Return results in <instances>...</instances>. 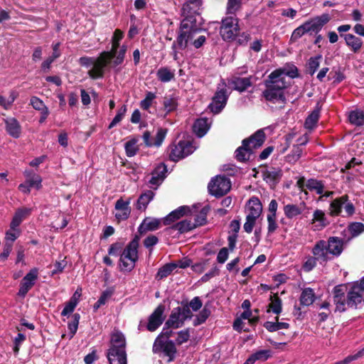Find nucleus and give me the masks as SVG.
Returning <instances> with one entry per match:
<instances>
[{"instance_id":"nucleus-44","label":"nucleus","mask_w":364,"mask_h":364,"mask_svg":"<svg viewBox=\"0 0 364 364\" xmlns=\"http://www.w3.org/2000/svg\"><path fill=\"white\" fill-rule=\"evenodd\" d=\"M124 249V242H114L109 246L108 249V255L114 257H121Z\"/></svg>"},{"instance_id":"nucleus-55","label":"nucleus","mask_w":364,"mask_h":364,"mask_svg":"<svg viewBox=\"0 0 364 364\" xmlns=\"http://www.w3.org/2000/svg\"><path fill=\"white\" fill-rule=\"evenodd\" d=\"M126 51H127V46L123 45L122 46H121L119 50L117 52V55L114 57L115 59L112 62L113 65L114 67L119 65L123 63V61L124 60Z\"/></svg>"},{"instance_id":"nucleus-60","label":"nucleus","mask_w":364,"mask_h":364,"mask_svg":"<svg viewBox=\"0 0 364 364\" xmlns=\"http://www.w3.org/2000/svg\"><path fill=\"white\" fill-rule=\"evenodd\" d=\"M190 338V332L188 329L182 330L177 333L176 342L178 345H181L188 341Z\"/></svg>"},{"instance_id":"nucleus-30","label":"nucleus","mask_w":364,"mask_h":364,"mask_svg":"<svg viewBox=\"0 0 364 364\" xmlns=\"http://www.w3.org/2000/svg\"><path fill=\"white\" fill-rule=\"evenodd\" d=\"M190 212V208L188 206H181L178 208L173 210L166 217L164 218V223L168 225L173 222L175 220L180 218L183 215Z\"/></svg>"},{"instance_id":"nucleus-37","label":"nucleus","mask_w":364,"mask_h":364,"mask_svg":"<svg viewBox=\"0 0 364 364\" xmlns=\"http://www.w3.org/2000/svg\"><path fill=\"white\" fill-rule=\"evenodd\" d=\"M278 317H276V321H267L264 323V328L270 331L274 332L281 329H287L289 328V324L286 322H279Z\"/></svg>"},{"instance_id":"nucleus-58","label":"nucleus","mask_w":364,"mask_h":364,"mask_svg":"<svg viewBox=\"0 0 364 364\" xmlns=\"http://www.w3.org/2000/svg\"><path fill=\"white\" fill-rule=\"evenodd\" d=\"M321 58V55L316 56L314 58H311L309 61V73L312 75L315 73L320 65V59Z\"/></svg>"},{"instance_id":"nucleus-16","label":"nucleus","mask_w":364,"mask_h":364,"mask_svg":"<svg viewBox=\"0 0 364 364\" xmlns=\"http://www.w3.org/2000/svg\"><path fill=\"white\" fill-rule=\"evenodd\" d=\"M228 100L226 90L224 88L217 91L209 105L210 111L215 114L219 113L225 106Z\"/></svg>"},{"instance_id":"nucleus-12","label":"nucleus","mask_w":364,"mask_h":364,"mask_svg":"<svg viewBox=\"0 0 364 364\" xmlns=\"http://www.w3.org/2000/svg\"><path fill=\"white\" fill-rule=\"evenodd\" d=\"M348 287L346 285H338L333 289V301L336 305V311L343 312L347 306V296H345Z\"/></svg>"},{"instance_id":"nucleus-47","label":"nucleus","mask_w":364,"mask_h":364,"mask_svg":"<svg viewBox=\"0 0 364 364\" xmlns=\"http://www.w3.org/2000/svg\"><path fill=\"white\" fill-rule=\"evenodd\" d=\"M210 314V311L206 307H204L198 315H196V318L193 321V325L197 326L203 323H204L208 316Z\"/></svg>"},{"instance_id":"nucleus-22","label":"nucleus","mask_w":364,"mask_h":364,"mask_svg":"<svg viewBox=\"0 0 364 364\" xmlns=\"http://www.w3.org/2000/svg\"><path fill=\"white\" fill-rule=\"evenodd\" d=\"M331 257L338 256L343 250V240L337 237H331L326 241Z\"/></svg>"},{"instance_id":"nucleus-5","label":"nucleus","mask_w":364,"mask_h":364,"mask_svg":"<svg viewBox=\"0 0 364 364\" xmlns=\"http://www.w3.org/2000/svg\"><path fill=\"white\" fill-rule=\"evenodd\" d=\"M114 58L107 51L102 52L95 59L92 68L88 70L87 74L92 80L102 78L105 75V68L109 65Z\"/></svg>"},{"instance_id":"nucleus-31","label":"nucleus","mask_w":364,"mask_h":364,"mask_svg":"<svg viewBox=\"0 0 364 364\" xmlns=\"http://www.w3.org/2000/svg\"><path fill=\"white\" fill-rule=\"evenodd\" d=\"M161 350L168 358L167 362L173 360L176 354V348L172 341H168L163 343H161Z\"/></svg>"},{"instance_id":"nucleus-42","label":"nucleus","mask_w":364,"mask_h":364,"mask_svg":"<svg viewBox=\"0 0 364 364\" xmlns=\"http://www.w3.org/2000/svg\"><path fill=\"white\" fill-rule=\"evenodd\" d=\"M349 120L350 123L357 126H360L364 124V112L360 110H354L349 114Z\"/></svg>"},{"instance_id":"nucleus-17","label":"nucleus","mask_w":364,"mask_h":364,"mask_svg":"<svg viewBox=\"0 0 364 364\" xmlns=\"http://www.w3.org/2000/svg\"><path fill=\"white\" fill-rule=\"evenodd\" d=\"M159 228V218H153L151 217H146L139 226L138 227L137 234L134 236H139V238L148 232H152Z\"/></svg>"},{"instance_id":"nucleus-40","label":"nucleus","mask_w":364,"mask_h":364,"mask_svg":"<svg viewBox=\"0 0 364 364\" xmlns=\"http://www.w3.org/2000/svg\"><path fill=\"white\" fill-rule=\"evenodd\" d=\"M306 188L311 191H314L318 195H321L323 193L324 186L321 181L316 179H309L306 183Z\"/></svg>"},{"instance_id":"nucleus-64","label":"nucleus","mask_w":364,"mask_h":364,"mask_svg":"<svg viewBox=\"0 0 364 364\" xmlns=\"http://www.w3.org/2000/svg\"><path fill=\"white\" fill-rule=\"evenodd\" d=\"M31 213V209L28 208H18L14 214V216L23 221L27 218Z\"/></svg>"},{"instance_id":"nucleus-4","label":"nucleus","mask_w":364,"mask_h":364,"mask_svg":"<svg viewBox=\"0 0 364 364\" xmlns=\"http://www.w3.org/2000/svg\"><path fill=\"white\" fill-rule=\"evenodd\" d=\"M139 238L134 236V238L124 247L119 257V267L121 272H131L135 267V263L139 259L138 248Z\"/></svg>"},{"instance_id":"nucleus-43","label":"nucleus","mask_w":364,"mask_h":364,"mask_svg":"<svg viewBox=\"0 0 364 364\" xmlns=\"http://www.w3.org/2000/svg\"><path fill=\"white\" fill-rule=\"evenodd\" d=\"M271 302L269 304L268 311H272L275 314H279L282 312V300L277 296L274 295L270 298Z\"/></svg>"},{"instance_id":"nucleus-25","label":"nucleus","mask_w":364,"mask_h":364,"mask_svg":"<svg viewBox=\"0 0 364 364\" xmlns=\"http://www.w3.org/2000/svg\"><path fill=\"white\" fill-rule=\"evenodd\" d=\"M341 36L344 38L346 45L350 48L351 50L354 53L360 50L363 45V41L360 38L350 33L341 34Z\"/></svg>"},{"instance_id":"nucleus-18","label":"nucleus","mask_w":364,"mask_h":364,"mask_svg":"<svg viewBox=\"0 0 364 364\" xmlns=\"http://www.w3.org/2000/svg\"><path fill=\"white\" fill-rule=\"evenodd\" d=\"M131 198L124 200L122 198H119L114 205V208L117 210L115 213V218L119 220H126L131 214V207L129 206Z\"/></svg>"},{"instance_id":"nucleus-59","label":"nucleus","mask_w":364,"mask_h":364,"mask_svg":"<svg viewBox=\"0 0 364 364\" xmlns=\"http://www.w3.org/2000/svg\"><path fill=\"white\" fill-rule=\"evenodd\" d=\"M30 105L33 107V109L38 111H41L47 107L43 101L36 96L31 97Z\"/></svg>"},{"instance_id":"nucleus-41","label":"nucleus","mask_w":364,"mask_h":364,"mask_svg":"<svg viewBox=\"0 0 364 364\" xmlns=\"http://www.w3.org/2000/svg\"><path fill=\"white\" fill-rule=\"evenodd\" d=\"M314 293L311 289H305L301 294V304L304 306H309L314 301Z\"/></svg>"},{"instance_id":"nucleus-56","label":"nucleus","mask_w":364,"mask_h":364,"mask_svg":"<svg viewBox=\"0 0 364 364\" xmlns=\"http://www.w3.org/2000/svg\"><path fill=\"white\" fill-rule=\"evenodd\" d=\"M255 361H265L271 355V351L269 350H260L256 353L252 354Z\"/></svg>"},{"instance_id":"nucleus-29","label":"nucleus","mask_w":364,"mask_h":364,"mask_svg":"<svg viewBox=\"0 0 364 364\" xmlns=\"http://www.w3.org/2000/svg\"><path fill=\"white\" fill-rule=\"evenodd\" d=\"M154 196L155 193L151 190L141 193L136 203V209L144 211L149 202L154 198Z\"/></svg>"},{"instance_id":"nucleus-13","label":"nucleus","mask_w":364,"mask_h":364,"mask_svg":"<svg viewBox=\"0 0 364 364\" xmlns=\"http://www.w3.org/2000/svg\"><path fill=\"white\" fill-rule=\"evenodd\" d=\"M127 341L123 333L118 328H114L110 334L109 346L107 350H126Z\"/></svg>"},{"instance_id":"nucleus-3","label":"nucleus","mask_w":364,"mask_h":364,"mask_svg":"<svg viewBox=\"0 0 364 364\" xmlns=\"http://www.w3.org/2000/svg\"><path fill=\"white\" fill-rule=\"evenodd\" d=\"M329 21L330 16L328 14H323L321 16L312 18L294 29L291 34V39L292 41H296L304 34H316Z\"/></svg>"},{"instance_id":"nucleus-35","label":"nucleus","mask_w":364,"mask_h":364,"mask_svg":"<svg viewBox=\"0 0 364 364\" xmlns=\"http://www.w3.org/2000/svg\"><path fill=\"white\" fill-rule=\"evenodd\" d=\"M247 140L242 141V146L237 148L235 151V156L240 161H245L250 159L252 151L250 150V147L247 146Z\"/></svg>"},{"instance_id":"nucleus-45","label":"nucleus","mask_w":364,"mask_h":364,"mask_svg":"<svg viewBox=\"0 0 364 364\" xmlns=\"http://www.w3.org/2000/svg\"><path fill=\"white\" fill-rule=\"evenodd\" d=\"M127 108L126 105H123L118 110L117 113L112 119V121L109 123L108 126V129H112L114 127H115L119 122H120L124 117L125 116V114L127 112Z\"/></svg>"},{"instance_id":"nucleus-48","label":"nucleus","mask_w":364,"mask_h":364,"mask_svg":"<svg viewBox=\"0 0 364 364\" xmlns=\"http://www.w3.org/2000/svg\"><path fill=\"white\" fill-rule=\"evenodd\" d=\"M26 182L31 188L35 186L37 189H40L41 188L42 178L39 175L32 173L31 175L28 176V178Z\"/></svg>"},{"instance_id":"nucleus-57","label":"nucleus","mask_w":364,"mask_h":364,"mask_svg":"<svg viewBox=\"0 0 364 364\" xmlns=\"http://www.w3.org/2000/svg\"><path fill=\"white\" fill-rule=\"evenodd\" d=\"M348 229L350 234L355 237L364 232V224L353 223L349 225Z\"/></svg>"},{"instance_id":"nucleus-26","label":"nucleus","mask_w":364,"mask_h":364,"mask_svg":"<svg viewBox=\"0 0 364 364\" xmlns=\"http://www.w3.org/2000/svg\"><path fill=\"white\" fill-rule=\"evenodd\" d=\"M7 133L14 138H18L21 134V126L15 118H10L5 121Z\"/></svg>"},{"instance_id":"nucleus-19","label":"nucleus","mask_w":364,"mask_h":364,"mask_svg":"<svg viewBox=\"0 0 364 364\" xmlns=\"http://www.w3.org/2000/svg\"><path fill=\"white\" fill-rule=\"evenodd\" d=\"M309 224L311 225V228L314 231L323 230L328 224L325 213L319 209L314 210Z\"/></svg>"},{"instance_id":"nucleus-62","label":"nucleus","mask_w":364,"mask_h":364,"mask_svg":"<svg viewBox=\"0 0 364 364\" xmlns=\"http://www.w3.org/2000/svg\"><path fill=\"white\" fill-rule=\"evenodd\" d=\"M154 98H155V95L151 92H149L146 94V97L143 100L141 101V103H140L141 108L144 110L148 109L150 107L152 100Z\"/></svg>"},{"instance_id":"nucleus-24","label":"nucleus","mask_w":364,"mask_h":364,"mask_svg":"<svg viewBox=\"0 0 364 364\" xmlns=\"http://www.w3.org/2000/svg\"><path fill=\"white\" fill-rule=\"evenodd\" d=\"M265 139L264 133L262 130H258L250 138L247 139V146L252 152L254 149L260 147Z\"/></svg>"},{"instance_id":"nucleus-49","label":"nucleus","mask_w":364,"mask_h":364,"mask_svg":"<svg viewBox=\"0 0 364 364\" xmlns=\"http://www.w3.org/2000/svg\"><path fill=\"white\" fill-rule=\"evenodd\" d=\"M302 149L299 146H296L292 149L291 153L286 156L287 161L289 163L294 164L300 159Z\"/></svg>"},{"instance_id":"nucleus-28","label":"nucleus","mask_w":364,"mask_h":364,"mask_svg":"<svg viewBox=\"0 0 364 364\" xmlns=\"http://www.w3.org/2000/svg\"><path fill=\"white\" fill-rule=\"evenodd\" d=\"M282 176V171L274 168H265L262 171L263 179L269 184H274Z\"/></svg>"},{"instance_id":"nucleus-36","label":"nucleus","mask_w":364,"mask_h":364,"mask_svg":"<svg viewBox=\"0 0 364 364\" xmlns=\"http://www.w3.org/2000/svg\"><path fill=\"white\" fill-rule=\"evenodd\" d=\"M320 116L319 108L315 109L306 119L305 128L309 130L313 129L317 124Z\"/></svg>"},{"instance_id":"nucleus-61","label":"nucleus","mask_w":364,"mask_h":364,"mask_svg":"<svg viewBox=\"0 0 364 364\" xmlns=\"http://www.w3.org/2000/svg\"><path fill=\"white\" fill-rule=\"evenodd\" d=\"M164 105V108L166 110V112H169L174 110L175 108L176 107V97L171 96V97H165Z\"/></svg>"},{"instance_id":"nucleus-51","label":"nucleus","mask_w":364,"mask_h":364,"mask_svg":"<svg viewBox=\"0 0 364 364\" xmlns=\"http://www.w3.org/2000/svg\"><path fill=\"white\" fill-rule=\"evenodd\" d=\"M208 210H209L208 207H204L200 210L199 214L195 218L194 222H193V224L196 225V228H197L198 226L203 225V224L205 223L206 216H207V213H208Z\"/></svg>"},{"instance_id":"nucleus-46","label":"nucleus","mask_w":364,"mask_h":364,"mask_svg":"<svg viewBox=\"0 0 364 364\" xmlns=\"http://www.w3.org/2000/svg\"><path fill=\"white\" fill-rule=\"evenodd\" d=\"M77 305V298L71 296L70 300L65 304L64 309L61 312L62 316H67L74 311L75 307Z\"/></svg>"},{"instance_id":"nucleus-34","label":"nucleus","mask_w":364,"mask_h":364,"mask_svg":"<svg viewBox=\"0 0 364 364\" xmlns=\"http://www.w3.org/2000/svg\"><path fill=\"white\" fill-rule=\"evenodd\" d=\"M159 327V306H158L154 312L149 317V321L146 325L148 331L152 332L156 331Z\"/></svg>"},{"instance_id":"nucleus-52","label":"nucleus","mask_w":364,"mask_h":364,"mask_svg":"<svg viewBox=\"0 0 364 364\" xmlns=\"http://www.w3.org/2000/svg\"><path fill=\"white\" fill-rule=\"evenodd\" d=\"M80 318V315L79 314H74L73 315V320L68 323V327L72 336H73L77 331Z\"/></svg>"},{"instance_id":"nucleus-11","label":"nucleus","mask_w":364,"mask_h":364,"mask_svg":"<svg viewBox=\"0 0 364 364\" xmlns=\"http://www.w3.org/2000/svg\"><path fill=\"white\" fill-rule=\"evenodd\" d=\"M38 279V269L33 268L21 279L20 282L18 295L24 298L28 291L34 286L36 280Z\"/></svg>"},{"instance_id":"nucleus-1","label":"nucleus","mask_w":364,"mask_h":364,"mask_svg":"<svg viewBox=\"0 0 364 364\" xmlns=\"http://www.w3.org/2000/svg\"><path fill=\"white\" fill-rule=\"evenodd\" d=\"M182 7V15L184 16L181 21L179 35L177 38V45L180 49H184L189 45L196 48H200L205 41V36L198 33L201 30L200 23H198L199 15L196 8L200 0H186Z\"/></svg>"},{"instance_id":"nucleus-21","label":"nucleus","mask_w":364,"mask_h":364,"mask_svg":"<svg viewBox=\"0 0 364 364\" xmlns=\"http://www.w3.org/2000/svg\"><path fill=\"white\" fill-rule=\"evenodd\" d=\"M106 357L109 364H127L126 350H107Z\"/></svg>"},{"instance_id":"nucleus-32","label":"nucleus","mask_w":364,"mask_h":364,"mask_svg":"<svg viewBox=\"0 0 364 364\" xmlns=\"http://www.w3.org/2000/svg\"><path fill=\"white\" fill-rule=\"evenodd\" d=\"M230 83L234 89L240 92L244 91L251 85V82L248 77H234L231 79Z\"/></svg>"},{"instance_id":"nucleus-9","label":"nucleus","mask_w":364,"mask_h":364,"mask_svg":"<svg viewBox=\"0 0 364 364\" xmlns=\"http://www.w3.org/2000/svg\"><path fill=\"white\" fill-rule=\"evenodd\" d=\"M344 209L346 215H350L354 213V206L352 203L348 201V196H343L333 200L330 205V210L332 215H338Z\"/></svg>"},{"instance_id":"nucleus-7","label":"nucleus","mask_w":364,"mask_h":364,"mask_svg":"<svg viewBox=\"0 0 364 364\" xmlns=\"http://www.w3.org/2000/svg\"><path fill=\"white\" fill-rule=\"evenodd\" d=\"M231 188V183L228 178L218 176L213 178L208 184V190L211 195L219 197L226 194Z\"/></svg>"},{"instance_id":"nucleus-10","label":"nucleus","mask_w":364,"mask_h":364,"mask_svg":"<svg viewBox=\"0 0 364 364\" xmlns=\"http://www.w3.org/2000/svg\"><path fill=\"white\" fill-rule=\"evenodd\" d=\"M183 323L181 314H180V309L172 311L161 332V337L162 336L169 337L171 335V331H169V328H178L183 325Z\"/></svg>"},{"instance_id":"nucleus-6","label":"nucleus","mask_w":364,"mask_h":364,"mask_svg":"<svg viewBox=\"0 0 364 364\" xmlns=\"http://www.w3.org/2000/svg\"><path fill=\"white\" fill-rule=\"evenodd\" d=\"M196 150L190 139L181 140L178 144L171 149L169 157L176 161L191 154Z\"/></svg>"},{"instance_id":"nucleus-39","label":"nucleus","mask_w":364,"mask_h":364,"mask_svg":"<svg viewBox=\"0 0 364 364\" xmlns=\"http://www.w3.org/2000/svg\"><path fill=\"white\" fill-rule=\"evenodd\" d=\"M172 228L178 230L179 233H184L196 228V225L191 220H184L173 225Z\"/></svg>"},{"instance_id":"nucleus-53","label":"nucleus","mask_w":364,"mask_h":364,"mask_svg":"<svg viewBox=\"0 0 364 364\" xmlns=\"http://www.w3.org/2000/svg\"><path fill=\"white\" fill-rule=\"evenodd\" d=\"M26 339V335L18 333L17 336L14 340L13 351L16 355L19 353L20 348L23 342Z\"/></svg>"},{"instance_id":"nucleus-15","label":"nucleus","mask_w":364,"mask_h":364,"mask_svg":"<svg viewBox=\"0 0 364 364\" xmlns=\"http://www.w3.org/2000/svg\"><path fill=\"white\" fill-rule=\"evenodd\" d=\"M347 306L350 308H358L364 303L363 294L358 290L357 286L352 284L347 289Z\"/></svg>"},{"instance_id":"nucleus-33","label":"nucleus","mask_w":364,"mask_h":364,"mask_svg":"<svg viewBox=\"0 0 364 364\" xmlns=\"http://www.w3.org/2000/svg\"><path fill=\"white\" fill-rule=\"evenodd\" d=\"M123 36H124V34L121 30L116 29L114 31L112 38L111 50L107 51V53H109V55L114 58L117 55V50L119 48V41L122 39Z\"/></svg>"},{"instance_id":"nucleus-50","label":"nucleus","mask_w":364,"mask_h":364,"mask_svg":"<svg viewBox=\"0 0 364 364\" xmlns=\"http://www.w3.org/2000/svg\"><path fill=\"white\" fill-rule=\"evenodd\" d=\"M151 134L149 131H146L143 134V139L144 141L147 146H151L153 144H155L156 146H159V128L156 129L154 142L152 143L150 141Z\"/></svg>"},{"instance_id":"nucleus-14","label":"nucleus","mask_w":364,"mask_h":364,"mask_svg":"<svg viewBox=\"0 0 364 364\" xmlns=\"http://www.w3.org/2000/svg\"><path fill=\"white\" fill-rule=\"evenodd\" d=\"M311 252L320 263L326 262L332 259L327 242L325 240L316 242L312 248Z\"/></svg>"},{"instance_id":"nucleus-54","label":"nucleus","mask_w":364,"mask_h":364,"mask_svg":"<svg viewBox=\"0 0 364 364\" xmlns=\"http://www.w3.org/2000/svg\"><path fill=\"white\" fill-rule=\"evenodd\" d=\"M159 168V166H156L151 173L152 176L151 178L149 180L150 188H154V190H156L159 186V172L158 171Z\"/></svg>"},{"instance_id":"nucleus-8","label":"nucleus","mask_w":364,"mask_h":364,"mask_svg":"<svg viewBox=\"0 0 364 364\" xmlns=\"http://www.w3.org/2000/svg\"><path fill=\"white\" fill-rule=\"evenodd\" d=\"M237 23V19L233 16L223 20L220 33L224 40H232L237 36L239 31Z\"/></svg>"},{"instance_id":"nucleus-23","label":"nucleus","mask_w":364,"mask_h":364,"mask_svg":"<svg viewBox=\"0 0 364 364\" xmlns=\"http://www.w3.org/2000/svg\"><path fill=\"white\" fill-rule=\"evenodd\" d=\"M306 208L304 203L299 205L287 204L284 207V213L285 216L289 219H293L301 215Z\"/></svg>"},{"instance_id":"nucleus-2","label":"nucleus","mask_w":364,"mask_h":364,"mask_svg":"<svg viewBox=\"0 0 364 364\" xmlns=\"http://www.w3.org/2000/svg\"><path fill=\"white\" fill-rule=\"evenodd\" d=\"M267 89L263 92L264 98L272 103H284L285 97L283 90L287 87L284 80V73L281 70H274L269 75L266 82Z\"/></svg>"},{"instance_id":"nucleus-20","label":"nucleus","mask_w":364,"mask_h":364,"mask_svg":"<svg viewBox=\"0 0 364 364\" xmlns=\"http://www.w3.org/2000/svg\"><path fill=\"white\" fill-rule=\"evenodd\" d=\"M247 216L257 219L262 211V206L260 200L256 198H251L246 206Z\"/></svg>"},{"instance_id":"nucleus-27","label":"nucleus","mask_w":364,"mask_h":364,"mask_svg":"<svg viewBox=\"0 0 364 364\" xmlns=\"http://www.w3.org/2000/svg\"><path fill=\"white\" fill-rule=\"evenodd\" d=\"M210 124L208 122L207 119L201 118L195 122L193 126V129L194 133L198 137H203L210 129Z\"/></svg>"},{"instance_id":"nucleus-38","label":"nucleus","mask_w":364,"mask_h":364,"mask_svg":"<svg viewBox=\"0 0 364 364\" xmlns=\"http://www.w3.org/2000/svg\"><path fill=\"white\" fill-rule=\"evenodd\" d=\"M138 142L137 138H132L128 141H127L124 144V149L126 152V155L128 157H132L135 156L139 151V147L136 145Z\"/></svg>"},{"instance_id":"nucleus-63","label":"nucleus","mask_w":364,"mask_h":364,"mask_svg":"<svg viewBox=\"0 0 364 364\" xmlns=\"http://www.w3.org/2000/svg\"><path fill=\"white\" fill-rule=\"evenodd\" d=\"M13 249V245L11 244V242H5L4 244L3 252L0 255V260L2 262L6 261L11 250Z\"/></svg>"}]
</instances>
